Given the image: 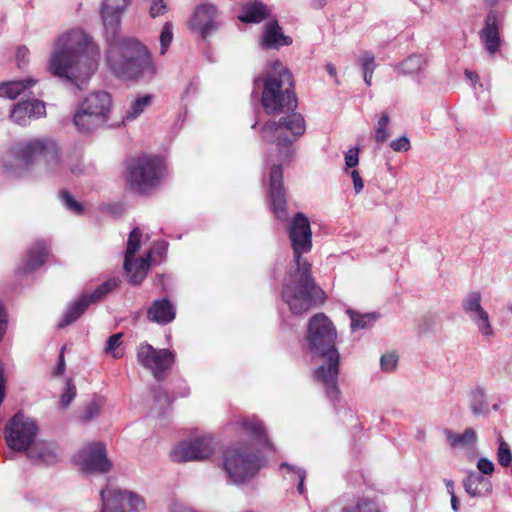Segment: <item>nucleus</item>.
<instances>
[{"mask_svg":"<svg viewBox=\"0 0 512 512\" xmlns=\"http://www.w3.org/2000/svg\"><path fill=\"white\" fill-rule=\"evenodd\" d=\"M25 102H26L27 109H29V113H30L31 117L38 118L45 114V112H46L45 104L42 101L33 99V100H26Z\"/></svg>","mask_w":512,"mask_h":512,"instance_id":"nucleus-46","label":"nucleus"},{"mask_svg":"<svg viewBox=\"0 0 512 512\" xmlns=\"http://www.w3.org/2000/svg\"><path fill=\"white\" fill-rule=\"evenodd\" d=\"M100 512H140L145 502L138 494L113 486H106L100 492Z\"/></svg>","mask_w":512,"mask_h":512,"instance_id":"nucleus-9","label":"nucleus"},{"mask_svg":"<svg viewBox=\"0 0 512 512\" xmlns=\"http://www.w3.org/2000/svg\"><path fill=\"white\" fill-rule=\"evenodd\" d=\"M35 421L23 413H16L5 428L7 445L14 451H24L34 442L37 434Z\"/></svg>","mask_w":512,"mask_h":512,"instance_id":"nucleus-10","label":"nucleus"},{"mask_svg":"<svg viewBox=\"0 0 512 512\" xmlns=\"http://www.w3.org/2000/svg\"><path fill=\"white\" fill-rule=\"evenodd\" d=\"M359 150L358 148H351L345 154V164L348 168H354L359 163Z\"/></svg>","mask_w":512,"mask_h":512,"instance_id":"nucleus-52","label":"nucleus"},{"mask_svg":"<svg viewBox=\"0 0 512 512\" xmlns=\"http://www.w3.org/2000/svg\"><path fill=\"white\" fill-rule=\"evenodd\" d=\"M325 4H326L325 0H313L311 5L315 9H321L325 6Z\"/></svg>","mask_w":512,"mask_h":512,"instance_id":"nucleus-61","label":"nucleus"},{"mask_svg":"<svg viewBox=\"0 0 512 512\" xmlns=\"http://www.w3.org/2000/svg\"><path fill=\"white\" fill-rule=\"evenodd\" d=\"M111 106L112 99L109 93L105 91L90 93L75 112L74 125L82 133L101 127L108 121Z\"/></svg>","mask_w":512,"mask_h":512,"instance_id":"nucleus-8","label":"nucleus"},{"mask_svg":"<svg viewBox=\"0 0 512 512\" xmlns=\"http://www.w3.org/2000/svg\"><path fill=\"white\" fill-rule=\"evenodd\" d=\"M65 366L66 365H65V359H64V352L62 349L58 355V362H57V366L54 370V375L59 376V375L63 374L65 371Z\"/></svg>","mask_w":512,"mask_h":512,"instance_id":"nucleus-54","label":"nucleus"},{"mask_svg":"<svg viewBox=\"0 0 512 512\" xmlns=\"http://www.w3.org/2000/svg\"><path fill=\"white\" fill-rule=\"evenodd\" d=\"M165 176V163L158 156L141 155L132 158L126 166L127 184L140 194H147L158 187Z\"/></svg>","mask_w":512,"mask_h":512,"instance_id":"nucleus-7","label":"nucleus"},{"mask_svg":"<svg viewBox=\"0 0 512 512\" xmlns=\"http://www.w3.org/2000/svg\"><path fill=\"white\" fill-rule=\"evenodd\" d=\"M216 448L217 443L213 437L201 435L180 442L171 451V457L175 462L204 461L215 453Z\"/></svg>","mask_w":512,"mask_h":512,"instance_id":"nucleus-11","label":"nucleus"},{"mask_svg":"<svg viewBox=\"0 0 512 512\" xmlns=\"http://www.w3.org/2000/svg\"><path fill=\"white\" fill-rule=\"evenodd\" d=\"M36 83L33 79H26L22 81H12L0 84V98L15 99L25 89L33 86Z\"/></svg>","mask_w":512,"mask_h":512,"instance_id":"nucleus-29","label":"nucleus"},{"mask_svg":"<svg viewBox=\"0 0 512 512\" xmlns=\"http://www.w3.org/2000/svg\"><path fill=\"white\" fill-rule=\"evenodd\" d=\"M398 358L394 353L385 354L380 359V366L384 372H392L395 370Z\"/></svg>","mask_w":512,"mask_h":512,"instance_id":"nucleus-47","label":"nucleus"},{"mask_svg":"<svg viewBox=\"0 0 512 512\" xmlns=\"http://www.w3.org/2000/svg\"><path fill=\"white\" fill-rule=\"evenodd\" d=\"M121 338L122 333H116L110 336L107 340L105 351L115 359L121 358L123 355V352L120 349V346L122 344Z\"/></svg>","mask_w":512,"mask_h":512,"instance_id":"nucleus-39","label":"nucleus"},{"mask_svg":"<svg viewBox=\"0 0 512 512\" xmlns=\"http://www.w3.org/2000/svg\"><path fill=\"white\" fill-rule=\"evenodd\" d=\"M445 434L453 448L473 445L477 439L476 432L472 428H467L462 434H456L450 430H446Z\"/></svg>","mask_w":512,"mask_h":512,"instance_id":"nucleus-30","label":"nucleus"},{"mask_svg":"<svg viewBox=\"0 0 512 512\" xmlns=\"http://www.w3.org/2000/svg\"><path fill=\"white\" fill-rule=\"evenodd\" d=\"M281 468L287 470V473H294L299 479L297 490L300 494L304 493V480L306 478V471L303 468L292 466L288 463H282Z\"/></svg>","mask_w":512,"mask_h":512,"instance_id":"nucleus-45","label":"nucleus"},{"mask_svg":"<svg viewBox=\"0 0 512 512\" xmlns=\"http://www.w3.org/2000/svg\"><path fill=\"white\" fill-rule=\"evenodd\" d=\"M484 398L485 394L482 389H477L474 391L471 409L475 415H481L486 412L487 405Z\"/></svg>","mask_w":512,"mask_h":512,"instance_id":"nucleus-44","label":"nucleus"},{"mask_svg":"<svg viewBox=\"0 0 512 512\" xmlns=\"http://www.w3.org/2000/svg\"><path fill=\"white\" fill-rule=\"evenodd\" d=\"M27 456L33 460L53 464L57 461V453L53 444L46 441L33 442L27 449Z\"/></svg>","mask_w":512,"mask_h":512,"instance_id":"nucleus-27","label":"nucleus"},{"mask_svg":"<svg viewBox=\"0 0 512 512\" xmlns=\"http://www.w3.org/2000/svg\"><path fill=\"white\" fill-rule=\"evenodd\" d=\"M101 402L97 399H94L87 403L83 409L80 411L78 418L82 422H88L94 419L100 412Z\"/></svg>","mask_w":512,"mask_h":512,"instance_id":"nucleus-38","label":"nucleus"},{"mask_svg":"<svg viewBox=\"0 0 512 512\" xmlns=\"http://www.w3.org/2000/svg\"><path fill=\"white\" fill-rule=\"evenodd\" d=\"M466 78L470 80L471 82H476L478 80V75L475 72H472L470 70H465L464 72Z\"/></svg>","mask_w":512,"mask_h":512,"instance_id":"nucleus-59","label":"nucleus"},{"mask_svg":"<svg viewBox=\"0 0 512 512\" xmlns=\"http://www.w3.org/2000/svg\"><path fill=\"white\" fill-rule=\"evenodd\" d=\"M480 38L489 54H494L498 51L500 46V36L497 26V18L494 13L488 14L485 26L480 31Z\"/></svg>","mask_w":512,"mask_h":512,"instance_id":"nucleus-24","label":"nucleus"},{"mask_svg":"<svg viewBox=\"0 0 512 512\" xmlns=\"http://www.w3.org/2000/svg\"><path fill=\"white\" fill-rule=\"evenodd\" d=\"M477 469L481 475H491L494 472V463L488 458L481 457L477 462Z\"/></svg>","mask_w":512,"mask_h":512,"instance_id":"nucleus-51","label":"nucleus"},{"mask_svg":"<svg viewBox=\"0 0 512 512\" xmlns=\"http://www.w3.org/2000/svg\"><path fill=\"white\" fill-rule=\"evenodd\" d=\"M482 295L478 291L467 293L461 301L464 314L475 324L479 333L484 337H492V328L489 314L482 306Z\"/></svg>","mask_w":512,"mask_h":512,"instance_id":"nucleus-16","label":"nucleus"},{"mask_svg":"<svg viewBox=\"0 0 512 512\" xmlns=\"http://www.w3.org/2000/svg\"><path fill=\"white\" fill-rule=\"evenodd\" d=\"M132 0H104L102 3V20L106 31L107 44L112 39L124 38L118 35L121 15Z\"/></svg>","mask_w":512,"mask_h":512,"instance_id":"nucleus-18","label":"nucleus"},{"mask_svg":"<svg viewBox=\"0 0 512 512\" xmlns=\"http://www.w3.org/2000/svg\"><path fill=\"white\" fill-rule=\"evenodd\" d=\"M60 200L66 209L71 212L80 215L83 212V206L81 203L76 201L73 196L66 190L60 192Z\"/></svg>","mask_w":512,"mask_h":512,"instance_id":"nucleus-41","label":"nucleus"},{"mask_svg":"<svg viewBox=\"0 0 512 512\" xmlns=\"http://www.w3.org/2000/svg\"><path fill=\"white\" fill-rule=\"evenodd\" d=\"M71 172L74 173V174L77 173L76 169H74V168H71Z\"/></svg>","mask_w":512,"mask_h":512,"instance_id":"nucleus-64","label":"nucleus"},{"mask_svg":"<svg viewBox=\"0 0 512 512\" xmlns=\"http://www.w3.org/2000/svg\"><path fill=\"white\" fill-rule=\"evenodd\" d=\"M288 236L297 269L284 279L281 296L291 312L299 315L308 311L313 304L322 303L325 293L312 277L311 264L301 257L312 249L310 221L303 213L298 212L292 218Z\"/></svg>","mask_w":512,"mask_h":512,"instance_id":"nucleus-2","label":"nucleus"},{"mask_svg":"<svg viewBox=\"0 0 512 512\" xmlns=\"http://www.w3.org/2000/svg\"><path fill=\"white\" fill-rule=\"evenodd\" d=\"M173 40V24L171 22H166L160 33V53L163 55L167 52L171 42Z\"/></svg>","mask_w":512,"mask_h":512,"instance_id":"nucleus-43","label":"nucleus"},{"mask_svg":"<svg viewBox=\"0 0 512 512\" xmlns=\"http://www.w3.org/2000/svg\"><path fill=\"white\" fill-rule=\"evenodd\" d=\"M347 314L349 315L351 319V329L352 331H356L359 329H366L370 327L373 322L376 320V314L375 313H367V314H360L353 310H347Z\"/></svg>","mask_w":512,"mask_h":512,"instance_id":"nucleus-34","label":"nucleus"},{"mask_svg":"<svg viewBox=\"0 0 512 512\" xmlns=\"http://www.w3.org/2000/svg\"><path fill=\"white\" fill-rule=\"evenodd\" d=\"M29 51L26 47H19L17 49L16 58L19 62V66L21 63H26V57L28 56Z\"/></svg>","mask_w":512,"mask_h":512,"instance_id":"nucleus-56","label":"nucleus"},{"mask_svg":"<svg viewBox=\"0 0 512 512\" xmlns=\"http://www.w3.org/2000/svg\"><path fill=\"white\" fill-rule=\"evenodd\" d=\"M153 398L156 404L159 406L158 415H162L164 410L170 406L171 399L166 391L163 390L162 387H157L152 390Z\"/></svg>","mask_w":512,"mask_h":512,"instance_id":"nucleus-42","label":"nucleus"},{"mask_svg":"<svg viewBox=\"0 0 512 512\" xmlns=\"http://www.w3.org/2000/svg\"><path fill=\"white\" fill-rule=\"evenodd\" d=\"M493 409H494V410H498V409H499V405H498V404H494V405H493Z\"/></svg>","mask_w":512,"mask_h":512,"instance_id":"nucleus-63","label":"nucleus"},{"mask_svg":"<svg viewBox=\"0 0 512 512\" xmlns=\"http://www.w3.org/2000/svg\"><path fill=\"white\" fill-rule=\"evenodd\" d=\"M326 70L331 77L336 78V67L333 64L328 63L326 65Z\"/></svg>","mask_w":512,"mask_h":512,"instance_id":"nucleus-60","label":"nucleus"},{"mask_svg":"<svg viewBox=\"0 0 512 512\" xmlns=\"http://www.w3.org/2000/svg\"><path fill=\"white\" fill-rule=\"evenodd\" d=\"M152 103L151 95H142L133 99L130 103L129 108L127 109L125 116L123 118L124 121H133L138 116H140L144 110L150 106Z\"/></svg>","mask_w":512,"mask_h":512,"instance_id":"nucleus-31","label":"nucleus"},{"mask_svg":"<svg viewBox=\"0 0 512 512\" xmlns=\"http://www.w3.org/2000/svg\"><path fill=\"white\" fill-rule=\"evenodd\" d=\"M359 64L363 71L364 82L367 86H370L374 70L377 67L373 53L369 51L362 52L361 57L359 58Z\"/></svg>","mask_w":512,"mask_h":512,"instance_id":"nucleus-33","label":"nucleus"},{"mask_svg":"<svg viewBox=\"0 0 512 512\" xmlns=\"http://www.w3.org/2000/svg\"><path fill=\"white\" fill-rule=\"evenodd\" d=\"M167 10V4L164 0H151L149 14L152 18L164 15Z\"/></svg>","mask_w":512,"mask_h":512,"instance_id":"nucleus-49","label":"nucleus"},{"mask_svg":"<svg viewBox=\"0 0 512 512\" xmlns=\"http://www.w3.org/2000/svg\"><path fill=\"white\" fill-rule=\"evenodd\" d=\"M117 286L118 280L110 279L99 285L93 292H84L76 301L66 308L63 318L59 322L58 326L62 328L75 322L86 311L91 303L100 300Z\"/></svg>","mask_w":512,"mask_h":512,"instance_id":"nucleus-15","label":"nucleus"},{"mask_svg":"<svg viewBox=\"0 0 512 512\" xmlns=\"http://www.w3.org/2000/svg\"><path fill=\"white\" fill-rule=\"evenodd\" d=\"M10 118L13 122L25 126L27 125L31 115L29 109H27L26 102L22 101L14 106L10 112Z\"/></svg>","mask_w":512,"mask_h":512,"instance_id":"nucleus-36","label":"nucleus"},{"mask_svg":"<svg viewBox=\"0 0 512 512\" xmlns=\"http://www.w3.org/2000/svg\"><path fill=\"white\" fill-rule=\"evenodd\" d=\"M262 106L269 115H281L278 121H267L261 128L263 141L279 148L281 162L292 157L290 146L306 130L303 116L295 112L297 98L292 73L280 62L272 65L264 80Z\"/></svg>","mask_w":512,"mask_h":512,"instance_id":"nucleus-1","label":"nucleus"},{"mask_svg":"<svg viewBox=\"0 0 512 512\" xmlns=\"http://www.w3.org/2000/svg\"><path fill=\"white\" fill-rule=\"evenodd\" d=\"M167 248H168V243L165 242V241H161V242H158L154 248L149 251L148 253H150V256L153 254V253H156L158 254L159 256H162L166 253L167 251Z\"/></svg>","mask_w":512,"mask_h":512,"instance_id":"nucleus-55","label":"nucleus"},{"mask_svg":"<svg viewBox=\"0 0 512 512\" xmlns=\"http://www.w3.org/2000/svg\"><path fill=\"white\" fill-rule=\"evenodd\" d=\"M351 178L353 180L354 191L356 194H359L364 187V182L362 180V177L360 176L359 171L353 170L351 172Z\"/></svg>","mask_w":512,"mask_h":512,"instance_id":"nucleus-53","label":"nucleus"},{"mask_svg":"<svg viewBox=\"0 0 512 512\" xmlns=\"http://www.w3.org/2000/svg\"><path fill=\"white\" fill-rule=\"evenodd\" d=\"M240 425L244 431L258 441L260 445H270L263 423L256 417L243 419Z\"/></svg>","mask_w":512,"mask_h":512,"instance_id":"nucleus-28","label":"nucleus"},{"mask_svg":"<svg viewBox=\"0 0 512 512\" xmlns=\"http://www.w3.org/2000/svg\"><path fill=\"white\" fill-rule=\"evenodd\" d=\"M221 467L229 484L242 486L257 476L264 467V460L250 445L235 443L223 450Z\"/></svg>","mask_w":512,"mask_h":512,"instance_id":"nucleus-6","label":"nucleus"},{"mask_svg":"<svg viewBox=\"0 0 512 512\" xmlns=\"http://www.w3.org/2000/svg\"><path fill=\"white\" fill-rule=\"evenodd\" d=\"M389 121H390L389 116L386 113L382 114V116L379 118V120L377 122L376 129H375L376 142L384 143L389 138V133L387 130Z\"/></svg>","mask_w":512,"mask_h":512,"instance_id":"nucleus-40","label":"nucleus"},{"mask_svg":"<svg viewBox=\"0 0 512 512\" xmlns=\"http://www.w3.org/2000/svg\"><path fill=\"white\" fill-rule=\"evenodd\" d=\"M171 512H195L192 508H189L187 506L181 505V504H175Z\"/></svg>","mask_w":512,"mask_h":512,"instance_id":"nucleus-57","label":"nucleus"},{"mask_svg":"<svg viewBox=\"0 0 512 512\" xmlns=\"http://www.w3.org/2000/svg\"><path fill=\"white\" fill-rule=\"evenodd\" d=\"M465 491L471 497H483L492 491L491 481L477 472H469L463 481Z\"/></svg>","mask_w":512,"mask_h":512,"instance_id":"nucleus-26","label":"nucleus"},{"mask_svg":"<svg viewBox=\"0 0 512 512\" xmlns=\"http://www.w3.org/2000/svg\"><path fill=\"white\" fill-rule=\"evenodd\" d=\"M148 318L158 324H167L176 317V308L174 304L166 299H157L153 301L148 309Z\"/></svg>","mask_w":512,"mask_h":512,"instance_id":"nucleus-22","label":"nucleus"},{"mask_svg":"<svg viewBox=\"0 0 512 512\" xmlns=\"http://www.w3.org/2000/svg\"><path fill=\"white\" fill-rule=\"evenodd\" d=\"M269 195L274 215L279 220L288 218L286 196L283 187V171L281 164H273L270 169Z\"/></svg>","mask_w":512,"mask_h":512,"instance_id":"nucleus-17","label":"nucleus"},{"mask_svg":"<svg viewBox=\"0 0 512 512\" xmlns=\"http://www.w3.org/2000/svg\"><path fill=\"white\" fill-rule=\"evenodd\" d=\"M100 49L82 29L61 34L54 43L48 68L57 77L76 81L88 79L98 68Z\"/></svg>","mask_w":512,"mask_h":512,"instance_id":"nucleus-3","label":"nucleus"},{"mask_svg":"<svg viewBox=\"0 0 512 512\" xmlns=\"http://www.w3.org/2000/svg\"><path fill=\"white\" fill-rule=\"evenodd\" d=\"M425 64L426 61L423 56L411 55L397 66V68L400 69L403 75L418 76L422 72Z\"/></svg>","mask_w":512,"mask_h":512,"instance_id":"nucleus-32","label":"nucleus"},{"mask_svg":"<svg viewBox=\"0 0 512 512\" xmlns=\"http://www.w3.org/2000/svg\"><path fill=\"white\" fill-rule=\"evenodd\" d=\"M141 236L142 233L138 227L130 232L124 258V269L128 274L129 282L133 285L140 284L150 268V253H147L146 257L133 259L140 248Z\"/></svg>","mask_w":512,"mask_h":512,"instance_id":"nucleus-13","label":"nucleus"},{"mask_svg":"<svg viewBox=\"0 0 512 512\" xmlns=\"http://www.w3.org/2000/svg\"><path fill=\"white\" fill-rule=\"evenodd\" d=\"M271 17V9L262 1L254 0L247 2L241 7V14L238 19L244 23L258 24Z\"/></svg>","mask_w":512,"mask_h":512,"instance_id":"nucleus-23","label":"nucleus"},{"mask_svg":"<svg viewBox=\"0 0 512 512\" xmlns=\"http://www.w3.org/2000/svg\"><path fill=\"white\" fill-rule=\"evenodd\" d=\"M292 43V39L283 34L281 27L276 20L265 24L262 37V45L265 48H279L288 46Z\"/></svg>","mask_w":512,"mask_h":512,"instance_id":"nucleus-25","label":"nucleus"},{"mask_svg":"<svg viewBox=\"0 0 512 512\" xmlns=\"http://www.w3.org/2000/svg\"><path fill=\"white\" fill-rule=\"evenodd\" d=\"M137 361L160 381L164 379L166 371L172 367L175 354L169 349H155L148 343H142L137 348Z\"/></svg>","mask_w":512,"mask_h":512,"instance_id":"nucleus-12","label":"nucleus"},{"mask_svg":"<svg viewBox=\"0 0 512 512\" xmlns=\"http://www.w3.org/2000/svg\"><path fill=\"white\" fill-rule=\"evenodd\" d=\"M19 161L28 165L38 157H43L47 162H58V150L52 141L33 140L27 142L18 149Z\"/></svg>","mask_w":512,"mask_h":512,"instance_id":"nucleus-19","label":"nucleus"},{"mask_svg":"<svg viewBox=\"0 0 512 512\" xmlns=\"http://www.w3.org/2000/svg\"><path fill=\"white\" fill-rule=\"evenodd\" d=\"M48 249L44 242L34 243L28 250L26 258L20 264L18 270L21 273H30L40 268L46 261Z\"/></svg>","mask_w":512,"mask_h":512,"instance_id":"nucleus-21","label":"nucleus"},{"mask_svg":"<svg viewBox=\"0 0 512 512\" xmlns=\"http://www.w3.org/2000/svg\"><path fill=\"white\" fill-rule=\"evenodd\" d=\"M497 460L502 467L512 466V452L502 436L498 438Z\"/></svg>","mask_w":512,"mask_h":512,"instance_id":"nucleus-35","label":"nucleus"},{"mask_svg":"<svg viewBox=\"0 0 512 512\" xmlns=\"http://www.w3.org/2000/svg\"><path fill=\"white\" fill-rule=\"evenodd\" d=\"M107 45L105 63L115 77L138 80L154 75L151 54L139 40L131 37L112 39Z\"/></svg>","mask_w":512,"mask_h":512,"instance_id":"nucleus-5","label":"nucleus"},{"mask_svg":"<svg viewBox=\"0 0 512 512\" xmlns=\"http://www.w3.org/2000/svg\"><path fill=\"white\" fill-rule=\"evenodd\" d=\"M217 9L212 4L198 6L189 22L190 28L199 32L202 38H206L218 27Z\"/></svg>","mask_w":512,"mask_h":512,"instance_id":"nucleus-20","label":"nucleus"},{"mask_svg":"<svg viewBox=\"0 0 512 512\" xmlns=\"http://www.w3.org/2000/svg\"><path fill=\"white\" fill-rule=\"evenodd\" d=\"M76 396V386L71 380L67 381L66 390L61 396V406L67 408Z\"/></svg>","mask_w":512,"mask_h":512,"instance_id":"nucleus-48","label":"nucleus"},{"mask_svg":"<svg viewBox=\"0 0 512 512\" xmlns=\"http://www.w3.org/2000/svg\"><path fill=\"white\" fill-rule=\"evenodd\" d=\"M445 484H446L447 491L449 492V494L454 493V483H453V481L452 480H446Z\"/></svg>","mask_w":512,"mask_h":512,"instance_id":"nucleus-62","label":"nucleus"},{"mask_svg":"<svg viewBox=\"0 0 512 512\" xmlns=\"http://www.w3.org/2000/svg\"><path fill=\"white\" fill-rule=\"evenodd\" d=\"M390 147L395 152H406L410 149V141L406 136H401L390 142Z\"/></svg>","mask_w":512,"mask_h":512,"instance_id":"nucleus-50","label":"nucleus"},{"mask_svg":"<svg viewBox=\"0 0 512 512\" xmlns=\"http://www.w3.org/2000/svg\"><path fill=\"white\" fill-rule=\"evenodd\" d=\"M343 512H381L378 505L369 499H359L351 506L345 507Z\"/></svg>","mask_w":512,"mask_h":512,"instance_id":"nucleus-37","label":"nucleus"},{"mask_svg":"<svg viewBox=\"0 0 512 512\" xmlns=\"http://www.w3.org/2000/svg\"><path fill=\"white\" fill-rule=\"evenodd\" d=\"M337 331L323 313L315 314L308 323L307 343L314 354L325 358V363L314 370V378L321 383L331 401L339 398L338 375L340 354L336 348Z\"/></svg>","mask_w":512,"mask_h":512,"instance_id":"nucleus-4","label":"nucleus"},{"mask_svg":"<svg viewBox=\"0 0 512 512\" xmlns=\"http://www.w3.org/2000/svg\"><path fill=\"white\" fill-rule=\"evenodd\" d=\"M80 469L89 474H104L112 470L113 464L108 459L105 445L93 442L83 447L74 456Z\"/></svg>","mask_w":512,"mask_h":512,"instance_id":"nucleus-14","label":"nucleus"},{"mask_svg":"<svg viewBox=\"0 0 512 512\" xmlns=\"http://www.w3.org/2000/svg\"><path fill=\"white\" fill-rule=\"evenodd\" d=\"M450 495H451V507H452L453 511L457 512L459 510V506H460L459 500L456 497L455 493H452Z\"/></svg>","mask_w":512,"mask_h":512,"instance_id":"nucleus-58","label":"nucleus"}]
</instances>
